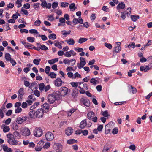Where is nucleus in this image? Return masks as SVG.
Here are the masks:
<instances>
[{"mask_svg":"<svg viewBox=\"0 0 152 152\" xmlns=\"http://www.w3.org/2000/svg\"><path fill=\"white\" fill-rule=\"evenodd\" d=\"M59 95L56 93L49 94L48 99V102L50 104L53 103L56 100H58Z\"/></svg>","mask_w":152,"mask_h":152,"instance_id":"1","label":"nucleus"},{"mask_svg":"<svg viewBox=\"0 0 152 152\" xmlns=\"http://www.w3.org/2000/svg\"><path fill=\"white\" fill-rule=\"evenodd\" d=\"M12 134L11 133H9L7 136V137L8 138V143L12 145H16L18 144V141L17 140H15L14 137H12Z\"/></svg>","mask_w":152,"mask_h":152,"instance_id":"2","label":"nucleus"},{"mask_svg":"<svg viewBox=\"0 0 152 152\" xmlns=\"http://www.w3.org/2000/svg\"><path fill=\"white\" fill-rule=\"evenodd\" d=\"M34 135L37 137H39L42 134V131L40 127H36L34 131Z\"/></svg>","mask_w":152,"mask_h":152,"instance_id":"3","label":"nucleus"},{"mask_svg":"<svg viewBox=\"0 0 152 152\" xmlns=\"http://www.w3.org/2000/svg\"><path fill=\"white\" fill-rule=\"evenodd\" d=\"M20 131L22 135L23 136H29L31 134L29 129L26 127L22 128L21 129Z\"/></svg>","mask_w":152,"mask_h":152,"instance_id":"4","label":"nucleus"},{"mask_svg":"<svg viewBox=\"0 0 152 152\" xmlns=\"http://www.w3.org/2000/svg\"><path fill=\"white\" fill-rule=\"evenodd\" d=\"M68 88L65 86L62 87L59 90V92L61 96H64L66 95L68 92Z\"/></svg>","mask_w":152,"mask_h":152,"instance_id":"5","label":"nucleus"},{"mask_svg":"<svg viewBox=\"0 0 152 152\" xmlns=\"http://www.w3.org/2000/svg\"><path fill=\"white\" fill-rule=\"evenodd\" d=\"M44 112V110L42 108L38 109L36 111V115L37 117L39 118L42 117Z\"/></svg>","mask_w":152,"mask_h":152,"instance_id":"6","label":"nucleus"},{"mask_svg":"<svg viewBox=\"0 0 152 152\" xmlns=\"http://www.w3.org/2000/svg\"><path fill=\"white\" fill-rule=\"evenodd\" d=\"M54 83L55 86L59 87L62 85V84L64 83L61 79L60 78H56L54 81Z\"/></svg>","mask_w":152,"mask_h":152,"instance_id":"7","label":"nucleus"},{"mask_svg":"<svg viewBox=\"0 0 152 152\" xmlns=\"http://www.w3.org/2000/svg\"><path fill=\"white\" fill-rule=\"evenodd\" d=\"M45 137L46 140L48 141H51L54 138L53 134L50 132H48L46 133Z\"/></svg>","mask_w":152,"mask_h":152,"instance_id":"8","label":"nucleus"},{"mask_svg":"<svg viewBox=\"0 0 152 152\" xmlns=\"http://www.w3.org/2000/svg\"><path fill=\"white\" fill-rule=\"evenodd\" d=\"M70 62H73V63H72L71 64V66H73L75 63L76 60L75 59H72L70 60H69L68 59H65L63 60V63L65 64L69 65L70 64Z\"/></svg>","mask_w":152,"mask_h":152,"instance_id":"9","label":"nucleus"},{"mask_svg":"<svg viewBox=\"0 0 152 152\" xmlns=\"http://www.w3.org/2000/svg\"><path fill=\"white\" fill-rule=\"evenodd\" d=\"M81 101L84 106L88 107L90 105V101L88 99H81Z\"/></svg>","mask_w":152,"mask_h":152,"instance_id":"10","label":"nucleus"},{"mask_svg":"<svg viewBox=\"0 0 152 152\" xmlns=\"http://www.w3.org/2000/svg\"><path fill=\"white\" fill-rule=\"evenodd\" d=\"M18 99L19 101H21L22 99L23 96L24 94L23 89L20 88L18 91Z\"/></svg>","mask_w":152,"mask_h":152,"instance_id":"11","label":"nucleus"},{"mask_svg":"<svg viewBox=\"0 0 152 152\" xmlns=\"http://www.w3.org/2000/svg\"><path fill=\"white\" fill-rule=\"evenodd\" d=\"M73 132V129L72 128L68 127L65 130V133L66 135L69 136L71 135Z\"/></svg>","mask_w":152,"mask_h":152,"instance_id":"12","label":"nucleus"},{"mask_svg":"<svg viewBox=\"0 0 152 152\" xmlns=\"http://www.w3.org/2000/svg\"><path fill=\"white\" fill-rule=\"evenodd\" d=\"M36 111L34 110L30 111L28 114L29 116L32 118H37V116L36 115Z\"/></svg>","mask_w":152,"mask_h":152,"instance_id":"13","label":"nucleus"},{"mask_svg":"<svg viewBox=\"0 0 152 152\" xmlns=\"http://www.w3.org/2000/svg\"><path fill=\"white\" fill-rule=\"evenodd\" d=\"M125 4L123 2L120 3L117 6V9L118 11L120 9H123L124 8Z\"/></svg>","mask_w":152,"mask_h":152,"instance_id":"14","label":"nucleus"},{"mask_svg":"<svg viewBox=\"0 0 152 152\" xmlns=\"http://www.w3.org/2000/svg\"><path fill=\"white\" fill-rule=\"evenodd\" d=\"M11 127L14 130H17L18 128V126L16 122L12 123L11 125Z\"/></svg>","mask_w":152,"mask_h":152,"instance_id":"15","label":"nucleus"},{"mask_svg":"<svg viewBox=\"0 0 152 152\" xmlns=\"http://www.w3.org/2000/svg\"><path fill=\"white\" fill-rule=\"evenodd\" d=\"M95 115V113L92 111L89 112L87 114V118L89 120H91L92 118Z\"/></svg>","mask_w":152,"mask_h":152,"instance_id":"16","label":"nucleus"},{"mask_svg":"<svg viewBox=\"0 0 152 152\" xmlns=\"http://www.w3.org/2000/svg\"><path fill=\"white\" fill-rule=\"evenodd\" d=\"M87 123L86 120H82L80 122L79 127L82 129H84L85 127L86 126Z\"/></svg>","mask_w":152,"mask_h":152,"instance_id":"17","label":"nucleus"},{"mask_svg":"<svg viewBox=\"0 0 152 152\" xmlns=\"http://www.w3.org/2000/svg\"><path fill=\"white\" fill-rule=\"evenodd\" d=\"M149 67L148 66H142L140 67V70L141 71H144L146 72L149 69Z\"/></svg>","mask_w":152,"mask_h":152,"instance_id":"18","label":"nucleus"},{"mask_svg":"<svg viewBox=\"0 0 152 152\" xmlns=\"http://www.w3.org/2000/svg\"><path fill=\"white\" fill-rule=\"evenodd\" d=\"M86 61H81L80 63L77 64V66L79 69H80L82 68L86 64Z\"/></svg>","mask_w":152,"mask_h":152,"instance_id":"19","label":"nucleus"},{"mask_svg":"<svg viewBox=\"0 0 152 152\" xmlns=\"http://www.w3.org/2000/svg\"><path fill=\"white\" fill-rule=\"evenodd\" d=\"M42 108L43 109H44H44L46 110L47 111H45V112L46 113L48 111V110L49 108V104L46 103H44L43 105H42Z\"/></svg>","mask_w":152,"mask_h":152,"instance_id":"20","label":"nucleus"},{"mask_svg":"<svg viewBox=\"0 0 152 152\" xmlns=\"http://www.w3.org/2000/svg\"><path fill=\"white\" fill-rule=\"evenodd\" d=\"M78 93V90L76 89L75 90H73L72 93V96L74 98L77 97V94Z\"/></svg>","mask_w":152,"mask_h":152,"instance_id":"21","label":"nucleus"},{"mask_svg":"<svg viewBox=\"0 0 152 152\" xmlns=\"http://www.w3.org/2000/svg\"><path fill=\"white\" fill-rule=\"evenodd\" d=\"M139 16L138 15H132L131 16V18L132 20L134 22L136 21L137 19H139Z\"/></svg>","mask_w":152,"mask_h":152,"instance_id":"22","label":"nucleus"},{"mask_svg":"<svg viewBox=\"0 0 152 152\" xmlns=\"http://www.w3.org/2000/svg\"><path fill=\"white\" fill-rule=\"evenodd\" d=\"M69 8L70 9V10L72 11H75L77 9V7H75V4L74 3H71L70 5Z\"/></svg>","mask_w":152,"mask_h":152,"instance_id":"23","label":"nucleus"},{"mask_svg":"<svg viewBox=\"0 0 152 152\" xmlns=\"http://www.w3.org/2000/svg\"><path fill=\"white\" fill-rule=\"evenodd\" d=\"M12 137L14 136V137H18L19 138H20L21 137V135L18 131H15L13 133V134H12V135H11Z\"/></svg>","mask_w":152,"mask_h":152,"instance_id":"24","label":"nucleus"},{"mask_svg":"<svg viewBox=\"0 0 152 152\" xmlns=\"http://www.w3.org/2000/svg\"><path fill=\"white\" fill-rule=\"evenodd\" d=\"M77 141L74 139H71L67 140L66 142L69 144H71L73 143H76L77 142Z\"/></svg>","mask_w":152,"mask_h":152,"instance_id":"25","label":"nucleus"},{"mask_svg":"<svg viewBox=\"0 0 152 152\" xmlns=\"http://www.w3.org/2000/svg\"><path fill=\"white\" fill-rule=\"evenodd\" d=\"M16 123L19 124H21L23 121L22 120V118L21 117H18L16 118Z\"/></svg>","mask_w":152,"mask_h":152,"instance_id":"26","label":"nucleus"},{"mask_svg":"<svg viewBox=\"0 0 152 152\" xmlns=\"http://www.w3.org/2000/svg\"><path fill=\"white\" fill-rule=\"evenodd\" d=\"M4 126L3 128V131L4 132H8L10 130V128L8 126H5V125L3 124L1 127Z\"/></svg>","mask_w":152,"mask_h":152,"instance_id":"27","label":"nucleus"},{"mask_svg":"<svg viewBox=\"0 0 152 152\" xmlns=\"http://www.w3.org/2000/svg\"><path fill=\"white\" fill-rule=\"evenodd\" d=\"M11 56L9 53H6L5 55V58L7 61H10L12 58L11 57Z\"/></svg>","mask_w":152,"mask_h":152,"instance_id":"28","label":"nucleus"},{"mask_svg":"<svg viewBox=\"0 0 152 152\" xmlns=\"http://www.w3.org/2000/svg\"><path fill=\"white\" fill-rule=\"evenodd\" d=\"M66 41L70 45H73L75 43L74 40L72 38H70L68 40H66Z\"/></svg>","mask_w":152,"mask_h":152,"instance_id":"29","label":"nucleus"},{"mask_svg":"<svg viewBox=\"0 0 152 152\" xmlns=\"http://www.w3.org/2000/svg\"><path fill=\"white\" fill-rule=\"evenodd\" d=\"M48 38L50 39L54 40L56 39V36L55 34L52 33L48 36Z\"/></svg>","mask_w":152,"mask_h":152,"instance_id":"30","label":"nucleus"},{"mask_svg":"<svg viewBox=\"0 0 152 152\" xmlns=\"http://www.w3.org/2000/svg\"><path fill=\"white\" fill-rule=\"evenodd\" d=\"M58 61V58H55L54 59L48 60V62L50 64H52Z\"/></svg>","mask_w":152,"mask_h":152,"instance_id":"31","label":"nucleus"},{"mask_svg":"<svg viewBox=\"0 0 152 152\" xmlns=\"http://www.w3.org/2000/svg\"><path fill=\"white\" fill-rule=\"evenodd\" d=\"M62 33V34L65 37L67 35H69L70 34L71 31L70 30H69L67 31H66L65 30H63L61 31Z\"/></svg>","mask_w":152,"mask_h":152,"instance_id":"32","label":"nucleus"},{"mask_svg":"<svg viewBox=\"0 0 152 152\" xmlns=\"http://www.w3.org/2000/svg\"><path fill=\"white\" fill-rule=\"evenodd\" d=\"M87 40V39L86 38H80L79 39L78 42L79 43L82 44L86 42Z\"/></svg>","mask_w":152,"mask_h":152,"instance_id":"33","label":"nucleus"},{"mask_svg":"<svg viewBox=\"0 0 152 152\" xmlns=\"http://www.w3.org/2000/svg\"><path fill=\"white\" fill-rule=\"evenodd\" d=\"M121 50V48L120 46L118 45L114 48V51L116 53H118L120 52Z\"/></svg>","mask_w":152,"mask_h":152,"instance_id":"34","label":"nucleus"},{"mask_svg":"<svg viewBox=\"0 0 152 152\" xmlns=\"http://www.w3.org/2000/svg\"><path fill=\"white\" fill-rule=\"evenodd\" d=\"M76 110V109L72 108L69 110V111L67 112V114L69 116H70L72 113L75 111Z\"/></svg>","mask_w":152,"mask_h":152,"instance_id":"35","label":"nucleus"},{"mask_svg":"<svg viewBox=\"0 0 152 152\" xmlns=\"http://www.w3.org/2000/svg\"><path fill=\"white\" fill-rule=\"evenodd\" d=\"M128 87L129 88H130L132 89L133 94H135L136 93L137 89L135 87L132 86L131 85H129Z\"/></svg>","mask_w":152,"mask_h":152,"instance_id":"36","label":"nucleus"},{"mask_svg":"<svg viewBox=\"0 0 152 152\" xmlns=\"http://www.w3.org/2000/svg\"><path fill=\"white\" fill-rule=\"evenodd\" d=\"M41 61V59L40 58L37 59H34L33 61V63L35 65H38L40 61Z\"/></svg>","mask_w":152,"mask_h":152,"instance_id":"37","label":"nucleus"},{"mask_svg":"<svg viewBox=\"0 0 152 152\" xmlns=\"http://www.w3.org/2000/svg\"><path fill=\"white\" fill-rule=\"evenodd\" d=\"M54 45L55 46L58 48L59 49H61L62 48L61 43L58 41L55 43L54 44Z\"/></svg>","mask_w":152,"mask_h":152,"instance_id":"38","label":"nucleus"},{"mask_svg":"<svg viewBox=\"0 0 152 152\" xmlns=\"http://www.w3.org/2000/svg\"><path fill=\"white\" fill-rule=\"evenodd\" d=\"M109 124H108L106 125L105 127V134H107L110 133V129L107 128L108 127Z\"/></svg>","mask_w":152,"mask_h":152,"instance_id":"39","label":"nucleus"},{"mask_svg":"<svg viewBox=\"0 0 152 152\" xmlns=\"http://www.w3.org/2000/svg\"><path fill=\"white\" fill-rule=\"evenodd\" d=\"M45 84L44 83H40L39 85V88L41 91H42L44 90Z\"/></svg>","mask_w":152,"mask_h":152,"instance_id":"40","label":"nucleus"},{"mask_svg":"<svg viewBox=\"0 0 152 152\" xmlns=\"http://www.w3.org/2000/svg\"><path fill=\"white\" fill-rule=\"evenodd\" d=\"M102 115L104 117H106L110 116V115L108 114L107 110H105L102 112Z\"/></svg>","mask_w":152,"mask_h":152,"instance_id":"41","label":"nucleus"},{"mask_svg":"<svg viewBox=\"0 0 152 152\" xmlns=\"http://www.w3.org/2000/svg\"><path fill=\"white\" fill-rule=\"evenodd\" d=\"M39 102H36L30 107V110H32L35 108L38 105H39Z\"/></svg>","mask_w":152,"mask_h":152,"instance_id":"42","label":"nucleus"},{"mask_svg":"<svg viewBox=\"0 0 152 152\" xmlns=\"http://www.w3.org/2000/svg\"><path fill=\"white\" fill-rule=\"evenodd\" d=\"M37 36L41 37V39L43 41H45L47 39V37L45 35H40L39 34Z\"/></svg>","mask_w":152,"mask_h":152,"instance_id":"43","label":"nucleus"},{"mask_svg":"<svg viewBox=\"0 0 152 152\" xmlns=\"http://www.w3.org/2000/svg\"><path fill=\"white\" fill-rule=\"evenodd\" d=\"M39 3H35L33 5V7L35 10H39Z\"/></svg>","mask_w":152,"mask_h":152,"instance_id":"44","label":"nucleus"},{"mask_svg":"<svg viewBox=\"0 0 152 152\" xmlns=\"http://www.w3.org/2000/svg\"><path fill=\"white\" fill-rule=\"evenodd\" d=\"M35 38L32 37H28L27 38V40L29 42H33L35 40Z\"/></svg>","mask_w":152,"mask_h":152,"instance_id":"45","label":"nucleus"},{"mask_svg":"<svg viewBox=\"0 0 152 152\" xmlns=\"http://www.w3.org/2000/svg\"><path fill=\"white\" fill-rule=\"evenodd\" d=\"M48 76H50L52 78H56V74L54 72H51L48 75Z\"/></svg>","mask_w":152,"mask_h":152,"instance_id":"46","label":"nucleus"},{"mask_svg":"<svg viewBox=\"0 0 152 152\" xmlns=\"http://www.w3.org/2000/svg\"><path fill=\"white\" fill-rule=\"evenodd\" d=\"M50 145V144L49 142H47L43 146V148L47 149L49 148Z\"/></svg>","mask_w":152,"mask_h":152,"instance_id":"47","label":"nucleus"},{"mask_svg":"<svg viewBox=\"0 0 152 152\" xmlns=\"http://www.w3.org/2000/svg\"><path fill=\"white\" fill-rule=\"evenodd\" d=\"M97 81V80H96L95 78H92L91 79L90 82L93 84L94 85H95L96 84Z\"/></svg>","mask_w":152,"mask_h":152,"instance_id":"48","label":"nucleus"},{"mask_svg":"<svg viewBox=\"0 0 152 152\" xmlns=\"http://www.w3.org/2000/svg\"><path fill=\"white\" fill-rule=\"evenodd\" d=\"M110 148L107 147L106 145L104 146V148L102 150V152H109L108 151L109 150Z\"/></svg>","mask_w":152,"mask_h":152,"instance_id":"49","label":"nucleus"},{"mask_svg":"<svg viewBox=\"0 0 152 152\" xmlns=\"http://www.w3.org/2000/svg\"><path fill=\"white\" fill-rule=\"evenodd\" d=\"M29 32L31 34L35 33L38 35L39 34V32L36 29H32L29 30Z\"/></svg>","mask_w":152,"mask_h":152,"instance_id":"50","label":"nucleus"},{"mask_svg":"<svg viewBox=\"0 0 152 152\" xmlns=\"http://www.w3.org/2000/svg\"><path fill=\"white\" fill-rule=\"evenodd\" d=\"M126 13L125 12H121V17L122 18V19H124L126 16Z\"/></svg>","mask_w":152,"mask_h":152,"instance_id":"51","label":"nucleus"},{"mask_svg":"<svg viewBox=\"0 0 152 152\" xmlns=\"http://www.w3.org/2000/svg\"><path fill=\"white\" fill-rule=\"evenodd\" d=\"M58 148V149L56 150V152H61L63 148L62 145L61 144L59 145Z\"/></svg>","mask_w":152,"mask_h":152,"instance_id":"52","label":"nucleus"},{"mask_svg":"<svg viewBox=\"0 0 152 152\" xmlns=\"http://www.w3.org/2000/svg\"><path fill=\"white\" fill-rule=\"evenodd\" d=\"M40 48L42 50L45 51L47 50L48 49V48L44 45H40Z\"/></svg>","mask_w":152,"mask_h":152,"instance_id":"53","label":"nucleus"},{"mask_svg":"<svg viewBox=\"0 0 152 152\" xmlns=\"http://www.w3.org/2000/svg\"><path fill=\"white\" fill-rule=\"evenodd\" d=\"M14 7V4L10 3L7 5V8H6L7 10H8L9 8H12Z\"/></svg>","mask_w":152,"mask_h":152,"instance_id":"54","label":"nucleus"},{"mask_svg":"<svg viewBox=\"0 0 152 152\" xmlns=\"http://www.w3.org/2000/svg\"><path fill=\"white\" fill-rule=\"evenodd\" d=\"M26 45L27 46L25 47L26 48L30 49H34V46L32 44H30L28 43V44H27Z\"/></svg>","mask_w":152,"mask_h":152,"instance_id":"55","label":"nucleus"},{"mask_svg":"<svg viewBox=\"0 0 152 152\" xmlns=\"http://www.w3.org/2000/svg\"><path fill=\"white\" fill-rule=\"evenodd\" d=\"M41 22V21L40 20L38 19L35 22L34 24L36 26H39L40 25Z\"/></svg>","mask_w":152,"mask_h":152,"instance_id":"56","label":"nucleus"},{"mask_svg":"<svg viewBox=\"0 0 152 152\" xmlns=\"http://www.w3.org/2000/svg\"><path fill=\"white\" fill-rule=\"evenodd\" d=\"M21 11L23 12V13L26 15H28V12L26 10L24 9L23 7H22L21 8Z\"/></svg>","mask_w":152,"mask_h":152,"instance_id":"57","label":"nucleus"},{"mask_svg":"<svg viewBox=\"0 0 152 152\" xmlns=\"http://www.w3.org/2000/svg\"><path fill=\"white\" fill-rule=\"evenodd\" d=\"M22 111V109L21 107H18L15 109V111L16 113H18L21 112Z\"/></svg>","mask_w":152,"mask_h":152,"instance_id":"58","label":"nucleus"},{"mask_svg":"<svg viewBox=\"0 0 152 152\" xmlns=\"http://www.w3.org/2000/svg\"><path fill=\"white\" fill-rule=\"evenodd\" d=\"M78 87L80 89V90L79 91L80 93L82 94H84L85 93V90L83 88V86H80V87Z\"/></svg>","mask_w":152,"mask_h":152,"instance_id":"59","label":"nucleus"},{"mask_svg":"<svg viewBox=\"0 0 152 152\" xmlns=\"http://www.w3.org/2000/svg\"><path fill=\"white\" fill-rule=\"evenodd\" d=\"M34 94L36 96L38 97L40 96V92L38 90H34Z\"/></svg>","mask_w":152,"mask_h":152,"instance_id":"60","label":"nucleus"},{"mask_svg":"<svg viewBox=\"0 0 152 152\" xmlns=\"http://www.w3.org/2000/svg\"><path fill=\"white\" fill-rule=\"evenodd\" d=\"M69 4V3L67 2H62L61 3V6L62 7H66L68 6Z\"/></svg>","mask_w":152,"mask_h":152,"instance_id":"61","label":"nucleus"},{"mask_svg":"<svg viewBox=\"0 0 152 152\" xmlns=\"http://www.w3.org/2000/svg\"><path fill=\"white\" fill-rule=\"evenodd\" d=\"M70 84L72 87H77L78 86L77 82H72Z\"/></svg>","mask_w":152,"mask_h":152,"instance_id":"62","label":"nucleus"},{"mask_svg":"<svg viewBox=\"0 0 152 152\" xmlns=\"http://www.w3.org/2000/svg\"><path fill=\"white\" fill-rule=\"evenodd\" d=\"M50 69V67L48 66H47L45 67V72L46 74H49V72Z\"/></svg>","mask_w":152,"mask_h":152,"instance_id":"63","label":"nucleus"},{"mask_svg":"<svg viewBox=\"0 0 152 152\" xmlns=\"http://www.w3.org/2000/svg\"><path fill=\"white\" fill-rule=\"evenodd\" d=\"M23 7L25 9H28L30 8V5L28 3L25 4L23 5Z\"/></svg>","mask_w":152,"mask_h":152,"instance_id":"64","label":"nucleus"}]
</instances>
